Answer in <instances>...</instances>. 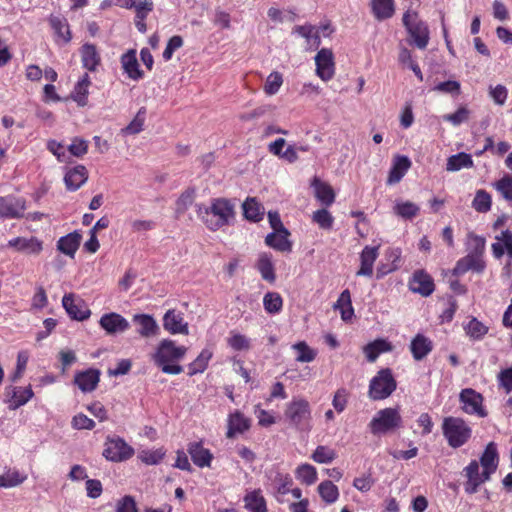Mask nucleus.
<instances>
[{
	"label": "nucleus",
	"mask_w": 512,
	"mask_h": 512,
	"mask_svg": "<svg viewBox=\"0 0 512 512\" xmlns=\"http://www.w3.org/2000/svg\"><path fill=\"white\" fill-rule=\"evenodd\" d=\"M186 353L187 348L185 346H179L171 339H163L158 344L152 359L163 373L178 375L183 371L179 362L185 357Z\"/></svg>",
	"instance_id": "f257e3e1"
},
{
	"label": "nucleus",
	"mask_w": 512,
	"mask_h": 512,
	"mask_svg": "<svg viewBox=\"0 0 512 512\" xmlns=\"http://www.w3.org/2000/svg\"><path fill=\"white\" fill-rule=\"evenodd\" d=\"M198 213L206 226L216 231L234 217V204L228 199L217 198L212 200L209 207H200Z\"/></svg>",
	"instance_id": "f03ea898"
},
{
	"label": "nucleus",
	"mask_w": 512,
	"mask_h": 512,
	"mask_svg": "<svg viewBox=\"0 0 512 512\" xmlns=\"http://www.w3.org/2000/svg\"><path fill=\"white\" fill-rule=\"evenodd\" d=\"M441 428L448 445L454 449L464 446L472 436V428L460 417H445Z\"/></svg>",
	"instance_id": "7ed1b4c3"
},
{
	"label": "nucleus",
	"mask_w": 512,
	"mask_h": 512,
	"mask_svg": "<svg viewBox=\"0 0 512 512\" xmlns=\"http://www.w3.org/2000/svg\"><path fill=\"white\" fill-rule=\"evenodd\" d=\"M284 416L289 424L298 430H308L311 427V406L302 397H294L287 403Z\"/></svg>",
	"instance_id": "20e7f679"
},
{
	"label": "nucleus",
	"mask_w": 512,
	"mask_h": 512,
	"mask_svg": "<svg viewBox=\"0 0 512 512\" xmlns=\"http://www.w3.org/2000/svg\"><path fill=\"white\" fill-rule=\"evenodd\" d=\"M402 23L412 38V43L419 49H425L429 43L430 32L428 25L420 19L418 12L408 8L403 14Z\"/></svg>",
	"instance_id": "39448f33"
},
{
	"label": "nucleus",
	"mask_w": 512,
	"mask_h": 512,
	"mask_svg": "<svg viewBox=\"0 0 512 512\" xmlns=\"http://www.w3.org/2000/svg\"><path fill=\"white\" fill-rule=\"evenodd\" d=\"M402 426V417L396 408L379 410L369 423L372 434L381 435L392 432Z\"/></svg>",
	"instance_id": "423d86ee"
},
{
	"label": "nucleus",
	"mask_w": 512,
	"mask_h": 512,
	"mask_svg": "<svg viewBox=\"0 0 512 512\" xmlns=\"http://www.w3.org/2000/svg\"><path fill=\"white\" fill-rule=\"evenodd\" d=\"M397 387L396 380L389 368L381 369L371 379L369 384V397L373 400L388 398Z\"/></svg>",
	"instance_id": "0eeeda50"
},
{
	"label": "nucleus",
	"mask_w": 512,
	"mask_h": 512,
	"mask_svg": "<svg viewBox=\"0 0 512 512\" xmlns=\"http://www.w3.org/2000/svg\"><path fill=\"white\" fill-rule=\"evenodd\" d=\"M134 455V449L120 437H107L103 456L112 462H122Z\"/></svg>",
	"instance_id": "6e6552de"
},
{
	"label": "nucleus",
	"mask_w": 512,
	"mask_h": 512,
	"mask_svg": "<svg viewBox=\"0 0 512 512\" xmlns=\"http://www.w3.org/2000/svg\"><path fill=\"white\" fill-rule=\"evenodd\" d=\"M459 401L464 413L475 415L479 418L487 416V411L483 406V396L471 388H465L460 392Z\"/></svg>",
	"instance_id": "1a4fd4ad"
},
{
	"label": "nucleus",
	"mask_w": 512,
	"mask_h": 512,
	"mask_svg": "<svg viewBox=\"0 0 512 512\" xmlns=\"http://www.w3.org/2000/svg\"><path fill=\"white\" fill-rule=\"evenodd\" d=\"M466 482L464 483V490L468 494H474L478 491L479 487L487 482L491 475L487 474L482 469L480 471V465L477 460H472L463 470Z\"/></svg>",
	"instance_id": "9d476101"
},
{
	"label": "nucleus",
	"mask_w": 512,
	"mask_h": 512,
	"mask_svg": "<svg viewBox=\"0 0 512 512\" xmlns=\"http://www.w3.org/2000/svg\"><path fill=\"white\" fill-rule=\"evenodd\" d=\"M99 325L108 335L122 334L130 328L129 321L116 312L103 314L99 320Z\"/></svg>",
	"instance_id": "9b49d317"
},
{
	"label": "nucleus",
	"mask_w": 512,
	"mask_h": 512,
	"mask_svg": "<svg viewBox=\"0 0 512 512\" xmlns=\"http://www.w3.org/2000/svg\"><path fill=\"white\" fill-rule=\"evenodd\" d=\"M316 74L323 81H329L335 74L334 56L330 49L323 48L315 56Z\"/></svg>",
	"instance_id": "f8f14e48"
},
{
	"label": "nucleus",
	"mask_w": 512,
	"mask_h": 512,
	"mask_svg": "<svg viewBox=\"0 0 512 512\" xmlns=\"http://www.w3.org/2000/svg\"><path fill=\"white\" fill-rule=\"evenodd\" d=\"M7 248L13 249L15 252L25 253L28 255H39L43 250V242L37 237H15L8 240Z\"/></svg>",
	"instance_id": "ddd939ff"
},
{
	"label": "nucleus",
	"mask_w": 512,
	"mask_h": 512,
	"mask_svg": "<svg viewBox=\"0 0 512 512\" xmlns=\"http://www.w3.org/2000/svg\"><path fill=\"white\" fill-rule=\"evenodd\" d=\"M62 305L72 319L83 321L90 317L91 311L85 302L80 298H76L73 294L64 295Z\"/></svg>",
	"instance_id": "4468645a"
},
{
	"label": "nucleus",
	"mask_w": 512,
	"mask_h": 512,
	"mask_svg": "<svg viewBox=\"0 0 512 512\" xmlns=\"http://www.w3.org/2000/svg\"><path fill=\"white\" fill-rule=\"evenodd\" d=\"M25 200L14 196L0 197V217L17 219L24 215Z\"/></svg>",
	"instance_id": "2eb2a0df"
},
{
	"label": "nucleus",
	"mask_w": 512,
	"mask_h": 512,
	"mask_svg": "<svg viewBox=\"0 0 512 512\" xmlns=\"http://www.w3.org/2000/svg\"><path fill=\"white\" fill-rule=\"evenodd\" d=\"M163 327L170 334H189L188 323L184 320L183 313L175 309H169L163 316Z\"/></svg>",
	"instance_id": "dca6fc26"
},
{
	"label": "nucleus",
	"mask_w": 512,
	"mask_h": 512,
	"mask_svg": "<svg viewBox=\"0 0 512 512\" xmlns=\"http://www.w3.org/2000/svg\"><path fill=\"white\" fill-rule=\"evenodd\" d=\"M132 321L137 325V333L143 338L156 337L160 333V327L155 318L150 314H135Z\"/></svg>",
	"instance_id": "f3484780"
},
{
	"label": "nucleus",
	"mask_w": 512,
	"mask_h": 512,
	"mask_svg": "<svg viewBox=\"0 0 512 512\" xmlns=\"http://www.w3.org/2000/svg\"><path fill=\"white\" fill-rule=\"evenodd\" d=\"M485 261L483 255L467 253V255L459 259L453 269L454 275H463L468 271L481 273L485 269Z\"/></svg>",
	"instance_id": "a211bd4d"
},
{
	"label": "nucleus",
	"mask_w": 512,
	"mask_h": 512,
	"mask_svg": "<svg viewBox=\"0 0 512 512\" xmlns=\"http://www.w3.org/2000/svg\"><path fill=\"white\" fill-rule=\"evenodd\" d=\"M48 22L57 44L65 45L71 41L72 35L68 21L65 17L61 15H51Z\"/></svg>",
	"instance_id": "6ab92c4d"
},
{
	"label": "nucleus",
	"mask_w": 512,
	"mask_h": 512,
	"mask_svg": "<svg viewBox=\"0 0 512 512\" xmlns=\"http://www.w3.org/2000/svg\"><path fill=\"white\" fill-rule=\"evenodd\" d=\"M88 180V171L83 165H76L65 171L64 183L68 191H76Z\"/></svg>",
	"instance_id": "aec40b11"
},
{
	"label": "nucleus",
	"mask_w": 512,
	"mask_h": 512,
	"mask_svg": "<svg viewBox=\"0 0 512 512\" xmlns=\"http://www.w3.org/2000/svg\"><path fill=\"white\" fill-rule=\"evenodd\" d=\"M250 425V419L236 410L228 415L226 437L231 439L237 434H243L250 428Z\"/></svg>",
	"instance_id": "412c9836"
},
{
	"label": "nucleus",
	"mask_w": 512,
	"mask_h": 512,
	"mask_svg": "<svg viewBox=\"0 0 512 512\" xmlns=\"http://www.w3.org/2000/svg\"><path fill=\"white\" fill-rule=\"evenodd\" d=\"M379 256V246H365L360 253V268L357 276L371 277L376 259Z\"/></svg>",
	"instance_id": "4be33fe9"
},
{
	"label": "nucleus",
	"mask_w": 512,
	"mask_h": 512,
	"mask_svg": "<svg viewBox=\"0 0 512 512\" xmlns=\"http://www.w3.org/2000/svg\"><path fill=\"white\" fill-rule=\"evenodd\" d=\"M409 288L414 293H419L422 296H429L434 291V283L432 278L424 271L414 272L412 279L409 282Z\"/></svg>",
	"instance_id": "5701e85b"
},
{
	"label": "nucleus",
	"mask_w": 512,
	"mask_h": 512,
	"mask_svg": "<svg viewBox=\"0 0 512 512\" xmlns=\"http://www.w3.org/2000/svg\"><path fill=\"white\" fill-rule=\"evenodd\" d=\"M187 451L190 454L193 463L199 468L211 466L213 454L209 449L204 448L201 441L189 443Z\"/></svg>",
	"instance_id": "b1692460"
},
{
	"label": "nucleus",
	"mask_w": 512,
	"mask_h": 512,
	"mask_svg": "<svg viewBox=\"0 0 512 512\" xmlns=\"http://www.w3.org/2000/svg\"><path fill=\"white\" fill-rule=\"evenodd\" d=\"M479 461V465H481L482 469L486 471L487 474L492 475L495 473L499 463V454L496 443L490 442L487 444Z\"/></svg>",
	"instance_id": "393cba45"
},
{
	"label": "nucleus",
	"mask_w": 512,
	"mask_h": 512,
	"mask_svg": "<svg viewBox=\"0 0 512 512\" xmlns=\"http://www.w3.org/2000/svg\"><path fill=\"white\" fill-rule=\"evenodd\" d=\"M100 373L96 369H87L75 375L74 382L82 392L93 391L99 382Z\"/></svg>",
	"instance_id": "a878e982"
},
{
	"label": "nucleus",
	"mask_w": 512,
	"mask_h": 512,
	"mask_svg": "<svg viewBox=\"0 0 512 512\" xmlns=\"http://www.w3.org/2000/svg\"><path fill=\"white\" fill-rule=\"evenodd\" d=\"M311 187L314 189L316 199L325 206H330L335 201V193L331 185L322 181L318 177H314L311 182Z\"/></svg>",
	"instance_id": "bb28decb"
},
{
	"label": "nucleus",
	"mask_w": 512,
	"mask_h": 512,
	"mask_svg": "<svg viewBox=\"0 0 512 512\" xmlns=\"http://www.w3.org/2000/svg\"><path fill=\"white\" fill-rule=\"evenodd\" d=\"M121 65L130 79L137 81L143 78V72L139 68L135 50H129L121 56Z\"/></svg>",
	"instance_id": "cd10ccee"
},
{
	"label": "nucleus",
	"mask_w": 512,
	"mask_h": 512,
	"mask_svg": "<svg viewBox=\"0 0 512 512\" xmlns=\"http://www.w3.org/2000/svg\"><path fill=\"white\" fill-rule=\"evenodd\" d=\"M410 167L411 161L407 156H396L389 171L387 183L392 185L400 182Z\"/></svg>",
	"instance_id": "c85d7f7f"
},
{
	"label": "nucleus",
	"mask_w": 512,
	"mask_h": 512,
	"mask_svg": "<svg viewBox=\"0 0 512 512\" xmlns=\"http://www.w3.org/2000/svg\"><path fill=\"white\" fill-rule=\"evenodd\" d=\"M288 236L289 232L287 229L273 231L266 236L265 243L275 250L289 252L291 251L292 244L289 241Z\"/></svg>",
	"instance_id": "c756f323"
},
{
	"label": "nucleus",
	"mask_w": 512,
	"mask_h": 512,
	"mask_svg": "<svg viewBox=\"0 0 512 512\" xmlns=\"http://www.w3.org/2000/svg\"><path fill=\"white\" fill-rule=\"evenodd\" d=\"M433 349L432 341L423 334H417L411 341L410 351L415 360H422Z\"/></svg>",
	"instance_id": "7c9ffc66"
},
{
	"label": "nucleus",
	"mask_w": 512,
	"mask_h": 512,
	"mask_svg": "<svg viewBox=\"0 0 512 512\" xmlns=\"http://www.w3.org/2000/svg\"><path fill=\"white\" fill-rule=\"evenodd\" d=\"M370 6L374 18L378 21L390 19L395 13L394 0H371Z\"/></svg>",
	"instance_id": "2f4dec72"
},
{
	"label": "nucleus",
	"mask_w": 512,
	"mask_h": 512,
	"mask_svg": "<svg viewBox=\"0 0 512 512\" xmlns=\"http://www.w3.org/2000/svg\"><path fill=\"white\" fill-rule=\"evenodd\" d=\"M81 62L84 68L94 72L101 62L100 54L95 45L86 43L81 47Z\"/></svg>",
	"instance_id": "473e14b6"
},
{
	"label": "nucleus",
	"mask_w": 512,
	"mask_h": 512,
	"mask_svg": "<svg viewBox=\"0 0 512 512\" xmlns=\"http://www.w3.org/2000/svg\"><path fill=\"white\" fill-rule=\"evenodd\" d=\"M388 264H382L378 268L377 278H381L384 275L396 271L401 266L402 251L400 248H390L385 254Z\"/></svg>",
	"instance_id": "72a5a7b5"
},
{
	"label": "nucleus",
	"mask_w": 512,
	"mask_h": 512,
	"mask_svg": "<svg viewBox=\"0 0 512 512\" xmlns=\"http://www.w3.org/2000/svg\"><path fill=\"white\" fill-rule=\"evenodd\" d=\"M81 235L77 232L69 233L57 241V249L63 254L74 257L79 248Z\"/></svg>",
	"instance_id": "f704fd0d"
},
{
	"label": "nucleus",
	"mask_w": 512,
	"mask_h": 512,
	"mask_svg": "<svg viewBox=\"0 0 512 512\" xmlns=\"http://www.w3.org/2000/svg\"><path fill=\"white\" fill-rule=\"evenodd\" d=\"M391 350V344L385 339H376L363 348V352L369 362H375L380 354Z\"/></svg>",
	"instance_id": "c9c22d12"
},
{
	"label": "nucleus",
	"mask_w": 512,
	"mask_h": 512,
	"mask_svg": "<svg viewBox=\"0 0 512 512\" xmlns=\"http://www.w3.org/2000/svg\"><path fill=\"white\" fill-rule=\"evenodd\" d=\"M393 212L404 220H412L419 214L420 207L411 201L396 200Z\"/></svg>",
	"instance_id": "e433bc0d"
},
{
	"label": "nucleus",
	"mask_w": 512,
	"mask_h": 512,
	"mask_svg": "<svg viewBox=\"0 0 512 512\" xmlns=\"http://www.w3.org/2000/svg\"><path fill=\"white\" fill-rule=\"evenodd\" d=\"M34 393L31 387H11V397L9 399V408L15 410L25 405Z\"/></svg>",
	"instance_id": "4c0bfd02"
},
{
	"label": "nucleus",
	"mask_w": 512,
	"mask_h": 512,
	"mask_svg": "<svg viewBox=\"0 0 512 512\" xmlns=\"http://www.w3.org/2000/svg\"><path fill=\"white\" fill-rule=\"evenodd\" d=\"M256 267L264 280L268 282L275 281L276 277L271 254L266 252L261 253L258 257Z\"/></svg>",
	"instance_id": "58836bf2"
},
{
	"label": "nucleus",
	"mask_w": 512,
	"mask_h": 512,
	"mask_svg": "<svg viewBox=\"0 0 512 512\" xmlns=\"http://www.w3.org/2000/svg\"><path fill=\"white\" fill-rule=\"evenodd\" d=\"M333 308L340 311L341 319L343 321H349L352 319L354 316V309L349 290L346 289L342 291Z\"/></svg>",
	"instance_id": "ea45409f"
},
{
	"label": "nucleus",
	"mask_w": 512,
	"mask_h": 512,
	"mask_svg": "<svg viewBox=\"0 0 512 512\" xmlns=\"http://www.w3.org/2000/svg\"><path fill=\"white\" fill-rule=\"evenodd\" d=\"M472 156L465 152H460L450 156L447 159L446 170L449 172H456L463 168L473 167Z\"/></svg>",
	"instance_id": "a19ab883"
},
{
	"label": "nucleus",
	"mask_w": 512,
	"mask_h": 512,
	"mask_svg": "<svg viewBox=\"0 0 512 512\" xmlns=\"http://www.w3.org/2000/svg\"><path fill=\"white\" fill-rule=\"evenodd\" d=\"M91 85L90 77L85 73L75 84L72 98L79 106H85L87 104L88 88Z\"/></svg>",
	"instance_id": "79ce46f5"
},
{
	"label": "nucleus",
	"mask_w": 512,
	"mask_h": 512,
	"mask_svg": "<svg viewBox=\"0 0 512 512\" xmlns=\"http://www.w3.org/2000/svg\"><path fill=\"white\" fill-rule=\"evenodd\" d=\"M244 503L250 512H267L266 501L260 490L248 492L244 497Z\"/></svg>",
	"instance_id": "37998d69"
},
{
	"label": "nucleus",
	"mask_w": 512,
	"mask_h": 512,
	"mask_svg": "<svg viewBox=\"0 0 512 512\" xmlns=\"http://www.w3.org/2000/svg\"><path fill=\"white\" fill-rule=\"evenodd\" d=\"M242 207L244 216L247 220L253 222L262 220L265 211L263 206L256 201L255 198H247Z\"/></svg>",
	"instance_id": "c03bdc74"
},
{
	"label": "nucleus",
	"mask_w": 512,
	"mask_h": 512,
	"mask_svg": "<svg viewBox=\"0 0 512 512\" xmlns=\"http://www.w3.org/2000/svg\"><path fill=\"white\" fill-rule=\"evenodd\" d=\"M212 356L213 351L210 348H204L197 356V358L188 365V374L193 376L199 373H203L206 370Z\"/></svg>",
	"instance_id": "a18cd8bd"
},
{
	"label": "nucleus",
	"mask_w": 512,
	"mask_h": 512,
	"mask_svg": "<svg viewBox=\"0 0 512 512\" xmlns=\"http://www.w3.org/2000/svg\"><path fill=\"white\" fill-rule=\"evenodd\" d=\"M296 352L295 360L300 363H310L317 357V350L311 348L305 341H299L291 346Z\"/></svg>",
	"instance_id": "49530a36"
},
{
	"label": "nucleus",
	"mask_w": 512,
	"mask_h": 512,
	"mask_svg": "<svg viewBox=\"0 0 512 512\" xmlns=\"http://www.w3.org/2000/svg\"><path fill=\"white\" fill-rule=\"evenodd\" d=\"M226 341L234 351H249L251 349V339L236 330L230 331Z\"/></svg>",
	"instance_id": "de8ad7c7"
},
{
	"label": "nucleus",
	"mask_w": 512,
	"mask_h": 512,
	"mask_svg": "<svg viewBox=\"0 0 512 512\" xmlns=\"http://www.w3.org/2000/svg\"><path fill=\"white\" fill-rule=\"evenodd\" d=\"M318 493L326 504H333L339 498L338 487L330 480H325L318 485Z\"/></svg>",
	"instance_id": "09e8293b"
},
{
	"label": "nucleus",
	"mask_w": 512,
	"mask_h": 512,
	"mask_svg": "<svg viewBox=\"0 0 512 512\" xmlns=\"http://www.w3.org/2000/svg\"><path fill=\"white\" fill-rule=\"evenodd\" d=\"M295 476L297 480L307 486L313 485L318 479L316 468L308 463L299 465L295 471Z\"/></svg>",
	"instance_id": "8fccbe9b"
},
{
	"label": "nucleus",
	"mask_w": 512,
	"mask_h": 512,
	"mask_svg": "<svg viewBox=\"0 0 512 512\" xmlns=\"http://www.w3.org/2000/svg\"><path fill=\"white\" fill-rule=\"evenodd\" d=\"M471 206L478 213H487L491 210L492 197L486 190L479 189L475 193Z\"/></svg>",
	"instance_id": "3c124183"
},
{
	"label": "nucleus",
	"mask_w": 512,
	"mask_h": 512,
	"mask_svg": "<svg viewBox=\"0 0 512 512\" xmlns=\"http://www.w3.org/2000/svg\"><path fill=\"white\" fill-rule=\"evenodd\" d=\"M465 245L468 253L484 255L486 239L485 237L477 235L474 232L470 231L467 233Z\"/></svg>",
	"instance_id": "603ef678"
},
{
	"label": "nucleus",
	"mask_w": 512,
	"mask_h": 512,
	"mask_svg": "<svg viewBox=\"0 0 512 512\" xmlns=\"http://www.w3.org/2000/svg\"><path fill=\"white\" fill-rule=\"evenodd\" d=\"M27 479V475L16 469H9L3 475H0V488H11L22 484Z\"/></svg>",
	"instance_id": "864d4df0"
},
{
	"label": "nucleus",
	"mask_w": 512,
	"mask_h": 512,
	"mask_svg": "<svg viewBox=\"0 0 512 512\" xmlns=\"http://www.w3.org/2000/svg\"><path fill=\"white\" fill-rule=\"evenodd\" d=\"M493 188L501 194L504 200L512 204V175L505 174L492 184Z\"/></svg>",
	"instance_id": "5fc2aeb1"
},
{
	"label": "nucleus",
	"mask_w": 512,
	"mask_h": 512,
	"mask_svg": "<svg viewBox=\"0 0 512 512\" xmlns=\"http://www.w3.org/2000/svg\"><path fill=\"white\" fill-rule=\"evenodd\" d=\"M263 306L267 313L277 314L283 306L282 297L277 292H268L263 298Z\"/></svg>",
	"instance_id": "6e6d98bb"
},
{
	"label": "nucleus",
	"mask_w": 512,
	"mask_h": 512,
	"mask_svg": "<svg viewBox=\"0 0 512 512\" xmlns=\"http://www.w3.org/2000/svg\"><path fill=\"white\" fill-rule=\"evenodd\" d=\"M293 33L305 38L310 45L319 46L320 36L314 26L310 24L295 26Z\"/></svg>",
	"instance_id": "4d7b16f0"
},
{
	"label": "nucleus",
	"mask_w": 512,
	"mask_h": 512,
	"mask_svg": "<svg viewBox=\"0 0 512 512\" xmlns=\"http://www.w3.org/2000/svg\"><path fill=\"white\" fill-rule=\"evenodd\" d=\"M274 483L277 500L282 501L280 496H285L290 492L293 480L289 474L277 473Z\"/></svg>",
	"instance_id": "13d9d810"
},
{
	"label": "nucleus",
	"mask_w": 512,
	"mask_h": 512,
	"mask_svg": "<svg viewBox=\"0 0 512 512\" xmlns=\"http://www.w3.org/2000/svg\"><path fill=\"white\" fill-rule=\"evenodd\" d=\"M145 115V108H140L134 119L125 128L122 129V133L127 135L140 133L143 130Z\"/></svg>",
	"instance_id": "bf43d9fd"
},
{
	"label": "nucleus",
	"mask_w": 512,
	"mask_h": 512,
	"mask_svg": "<svg viewBox=\"0 0 512 512\" xmlns=\"http://www.w3.org/2000/svg\"><path fill=\"white\" fill-rule=\"evenodd\" d=\"M311 458L317 463L329 464L336 458V452L327 446L320 445L314 450Z\"/></svg>",
	"instance_id": "052dcab7"
},
{
	"label": "nucleus",
	"mask_w": 512,
	"mask_h": 512,
	"mask_svg": "<svg viewBox=\"0 0 512 512\" xmlns=\"http://www.w3.org/2000/svg\"><path fill=\"white\" fill-rule=\"evenodd\" d=\"M283 84L282 74L274 71L270 73L264 85V92L267 95H275Z\"/></svg>",
	"instance_id": "680f3d73"
},
{
	"label": "nucleus",
	"mask_w": 512,
	"mask_h": 512,
	"mask_svg": "<svg viewBox=\"0 0 512 512\" xmlns=\"http://www.w3.org/2000/svg\"><path fill=\"white\" fill-rule=\"evenodd\" d=\"M432 91L458 96L461 93V84L456 80L439 82L432 88Z\"/></svg>",
	"instance_id": "e2e57ef3"
},
{
	"label": "nucleus",
	"mask_w": 512,
	"mask_h": 512,
	"mask_svg": "<svg viewBox=\"0 0 512 512\" xmlns=\"http://www.w3.org/2000/svg\"><path fill=\"white\" fill-rule=\"evenodd\" d=\"M312 220L322 229L329 230L333 226L334 218L326 209H319L313 212Z\"/></svg>",
	"instance_id": "0e129e2a"
},
{
	"label": "nucleus",
	"mask_w": 512,
	"mask_h": 512,
	"mask_svg": "<svg viewBox=\"0 0 512 512\" xmlns=\"http://www.w3.org/2000/svg\"><path fill=\"white\" fill-rule=\"evenodd\" d=\"M47 149L57 158L59 162H70V155L68 154V151H66L62 143H59L56 140H49L47 142Z\"/></svg>",
	"instance_id": "69168bd1"
},
{
	"label": "nucleus",
	"mask_w": 512,
	"mask_h": 512,
	"mask_svg": "<svg viewBox=\"0 0 512 512\" xmlns=\"http://www.w3.org/2000/svg\"><path fill=\"white\" fill-rule=\"evenodd\" d=\"M165 452L162 449L143 450L139 454V459L147 465H156L164 457Z\"/></svg>",
	"instance_id": "338daca9"
},
{
	"label": "nucleus",
	"mask_w": 512,
	"mask_h": 512,
	"mask_svg": "<svg viewBox=\"0 0 512 512\" xmlns=\"http://www.w3.org/2000/svg\"><path fill=\"white\" fill-rule=\"evenodd\" d=\"M465 330L466 333L473 339H480L487 333V327L476 318H472L468 322Z\"/></svg>",
	"instance_id": "774afa93"
}]
</instances>
